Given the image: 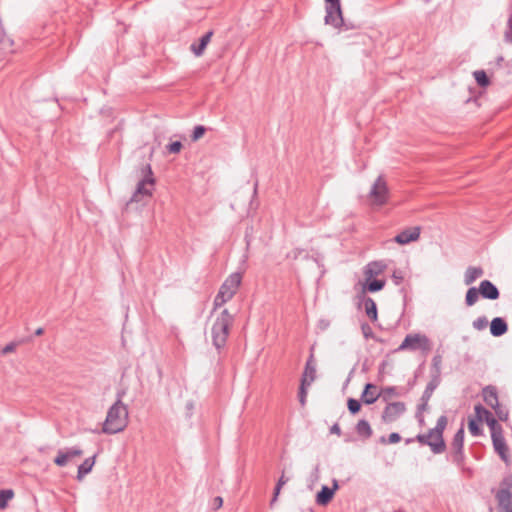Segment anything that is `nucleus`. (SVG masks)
Masks as SVG:
<instances>
[{
  "instance_id": "1",
  "label": "nucleus",
  "mask_w": 512,
  "mask_h": 512,
  "mask_svg": "<svg viewBox=\"0 0 512 512\" xmlns=\"http://www.w3.org/2000/svg\"><path fill=\"white\" fill-rule=\"evenodd\" d=\"M234 323V316L228 311V309L222 310L216 317L212 328V344L220 351L226 346L230 329Z\"/></svg>"
},
{
  "instance_id": "2",
  "label": "nucleus",
  "mask_w": 512,
  "mask_h": 512,
  "mask_svg": "<svg viewBox=\"0 0 512 512\" xmlns=\"http://www.w3.org/2000/svg\"><path fill=\"white\" fill-rule=\"evenodd\" d=\"M128 423L127 407L117 400L108 410L102 432L105 434H116L123 431Z\"/></svg>"
},
{
  "instance_id": "3",
  "label": "nucleus",
  "mask_w": 512,
  "mask_h": 512,
  "mask_svg": "<svg viewBox=\"0 0 512 512\" xmlns=\"http://www.w3.org/2000/svg\"><path fill=\"white\" fill-rule=\"evenodd\" d=\"M241 281L242 274L240 272H234L225 279L214 298L213 310L220 308L234 297L238 291Z\"/></svg>"
},
{
  "instance_id": "4",
  "label": "nucleus",
  "mask_w": 512,
  "mask_h": 512,
  "mask_svg": "<svg viewBox=\"0 0 512 512\" xmlns=\"http://www.w3.org/2000/svg\"><path fill=\"white\" fill-rule=\"evenodd\" d=\"M432 348V343L430 339L421 333H410L407 334L400 344V346L396 349V351H417L420 350L424 355H427Z\"/></svg>"
},
{
  "instance_id": "5",
  "label": "nucleus",
  "mask_w": 512,
  "mask_h": 512,
  "mask_svg": "<svg viewBox=\"0 0 512 512\" xmlns=\"http://www.w3.org/2000/svg\"><path fill=\"white\" fill-rule=\"evenodd\" d=\"M325 4V24L330 25L336 29H350V27L346 25L344 21L340 0H325Z\"/></svg>"
},
{
  "instance_id": "6",
  "label": "nucleus",
  "mask_w": 512,
  "mask_h": 512,
  "mask_svg": "<svg viewBox=\"0 0 512 512\" xmlns=\"http://www.w3.org/2000/svg\"><path fill=\"white\" fill-rule=\"evenodd\" d=\"M369 198L374 206H383L388 202L389 189L382 175H379L373 183L369 192Z\"/></svg>"
},
{
  "instance_id": "7",
  "label": "nucleus",
  "mask_w": 512,
  "mask_h": 512,
  "mask_svg": "<svg viewBox=\"0 0 512 512\" xmlns=\"http://www.w3.org/2000/svg\"><path fill=\"white\" fill-rule=\"evenodd\" d=\"M144 170L146 174L144 178L138 182L136 190L130 199L131 202H139L141 197H150L152 195V188L154 186L155 180L153 178V172L150 164H147Z\"/></svg>"
},
{
  "instance_id": "8",
  "label": "nucleus",
  "mask_w": 512,
  "mask_h": 512,
  "mask_svg": "<svg viewBox=\"0 0 512 512\" xmlns=\"http://www.w3.org/2000/svg\"><path fill=\"white\" fill-rule=\"evenodd\" d=\"M441 378H438L437 375H431V379L428 382L421 398L420 403L417 406L416 417L419 419V422L422 423L424 421L422 413L428 409V402L431 399L433 392L440 385Z\"/></svg>"
},
{
  "instance_id": "9",
  "label": "nucleus",
  "mask_w": 512,
  "mask_h": 512,
  "mask_svg": "<svg viewBox=\"0 0 512 512\" xmlns=\"http://www.w3.org/2000/svg\"><path fill=\"white\" fill-rule=\"evenodd\" d=\"M415 439L421 445L429 446L434 454H441L446 450L444 439L436 438V433L432 429L425 434H418Z\"/></svg>"
},
{
  "instance_id": "10",
  "label": "nucleus",
  "mask_w": 512,
  "mask_h": 512,
  "mask_svg": "<svg viewBox=\"0 0 512 512\" xmlns=\"http://www.w3.org/2000/svg\"><path fill=\"white\" fill-rule=\"evenodd\" d=\"M464 428L461 427L454 435L452 443H451V458L452 461L458 465L462 466L464 464L465 455L463 451L464 446Z\"/></svg>"
},
{
  "instance_id": "11",
  "label": "nucleus",
  "mask_w": 512,
  "mask_h": 512,
  "mask_svg": "<svg viewBox=\"0 0 512 512\" xmlns=\"http://www.w3.org/2000/svg\"><path fill=\"white\" fill-rule=\"evenodd\" d=\"M83 455V450L79 446H73L66 449H59L57 452V456L54 458L53 462L58 467H65L69 461L76 457H81Z\"/></svg>"
},
{
  "instance_id": "12",
  "label": "nucleus",
  "mask_w": 512,
  "mask_h": 512,
  "mask_svg": "<svg viewBox=\"0 0 512 512\" xmlns=\"http://www.w3.org/2000/svg\"><path fill=\"white\" fill-rule=\"evenodd\" d=\"M406 411L404 402H391L386 405L382 412V421L392 423L396 421Z\"/></svg>"
},
{
  "instance_id": "13",
  "label": "nucleus",
  "mask_w": 512,
  "mask_h": 512,
  "mask_svg": "<svg viewBox=\"0 0 512 512\" xmlns=\"http://www.w3.org/2000/svg\"><path fill=\"white\" fill-rule=\"evenodd\" d=\"M492 444L495 452L499 455L501 460L508 466L511 463L509 455V448L506 444V440L503 436V432H498L494 436H491Z\"/></svg>"
},
{
  "instance_id": "14",
  "label": "nucleus",
  "mask_w": 512,
  "mask_h": 512,
  "mask_svg": "<svg viewBox=\"0 0 512 512\" xmlns=\"http://www.w3.org/2000/svg\"><path fill=\"white\" fill-rule=\"evenodd\" d=\"M339 484L336 479L332 480V487L323 485L320 491L316 494V503L320 506H326L331 502L335 492L338 490Z\"/></svg>"
},
{
  "instance_id": "15",
  "label": "nucleus",
  "mask_w": 512,
  "mask_h": 512,
  "mask_svg": "<svg viewBox=\"0 0 512 512\" xmlns=\"http://www.w3.org/2000/svg\"><path fill=\"white\" fill-rule=\"evenodd\" d=\"M420 231V227L418 226L407 228L398 233L395 236L394 241L401 245L416 241L420 237Z\"/></svg>"
},
{
  "instance_id": "16",
  "label": "nucleus",
  "mask_w": 512,
  "mask_h": 512,
  "mask_svg": "<svg viewBox=\"0 0 512 512\" xmlns=\"http://www.w3.org/2000/svg\"><path fill=\"white\" fill-rule=\"evenodd\" d=\"M478 290L484 299L497 300L500 297L498 288L490 280L481 281Z\"/></svg>"
},
{
  "instance_id": "17",
  "label": "nucleus",
  "mask_w": 512,
  "mask_h": 512,
  "mask_svg": "<svg viewBox=\"0 0 512 512\" xmlns=\"http://www.w3.org/2000/svg\"><path fill=\"white\" fill-rule=\"evenodd\" d=\"M316 378V363L314 360L313 353L310 354L306 361L304 372L301 378V383L308 384L310 386Z\"/></svg>"
},
{
  "instance_id": "18",
  "label": "nucleus",
  "mask_w": 512,
  "mask_h": 512,
  "mask_svg": "<svg viewBox=\"0 0 512 512\" xmlns=\"http://www.w3.org/2000/svg\"><path fill=\"white\" fill-rule=\"evenodd\" d=\"M212 36H213V31L210 30L199 38L198 43L191 44L190 49L194 53L195 56L199 57V56L203 55L207 45L211 41Z\"/></svg>"
},
{
  "instance_id": "19",
  "label": "nucleus",
  "mask_w": 512,
  "mask_h": 512,
  "mask_svg": "<svg viewBox=\"0 0 512 512\" xmlns=\"http://www.w3.org/2000/svg\"><path fill=\"white\" fill-rule=\"evenodd\" d=\"M482 396L484 402L490 406L491 408L498 407L499 400H498V392L495 386L488 385L483 388L482 390Z\"/></svg>"
},
{
  "instance_id": "20",
  "label": "nucleus",
  "mask_w": 512,
  "mask_h": 512,
  "mask_svg": "<svg viewBox=\"0 0 512 512\" xmlns=\"http://www.w3.org/2000/svg\"><path fill=\"white\" fill-rule=\"evenodd\" d=\"M508 331L507 322L502 317H495L490 323V333L494 337H500Z\"/></svg>"
},
{
  "instance_id": "21",
  "label": "nucleus",
  "mask_w": 512,
  "mask_h": 512,
  "mask_svg": "<svg viewBox=\"0 0 512 512\" xmlns=\"http://www.w3.org/2000/svg\"><path fill=\"white\" fill-rule=\"evenodd\" d=\"M499 509L503 512H512V494L506 490H498L496 494Z\"/></svg>"
},
{
  "instance_id": "22",
  "label": "nucleus",
  "mask_w": 512,
  "mask_h": 512,
  "mask_svg": "<svg viewBox=\"0 0 512 512\" xmlns=\"http://www.w3.org/2000/svg\"><path fill=\"white\" fill-rule=\"evenodd\" d=\"M375 391L376 386L372 383H367L361 394V401L367 405L373 404L381 396L380 393L376 394Z\"/></svg>"
},
{
  "instance_id": "23",
  "label": "nucleus",
  "mask_w": 512,
  "mask_h": 512,
  "mask_svg": "<svg viewBox=\"0 0 512 512\" xmlns=\"http://www.w3.org/2000/svg\"><path fill=\"white\" fill-rule=\"evenodd\" d=\"M386 267L387 265L383 261H372L365 266L364 274L371 279L383 273Z\"/></svg>"
},
{
  "instance_id": "24",
  "label": "nucleus",
  "mask_w": 512,
  "mask_h": 512,
  "mask_svg": "<svg viewBox=\"0 0 512 512\" xmlns=\"http://www.w3.org/2000/svg\"><path fill=\"white\" fill-rule=\"evenodd\" d=\"M96 455L86 458L82 464L78 466L77 471V480L81 481L85 475L91 472L93 466L95 465Z\"/></svg>"
},
{
  "instance_id": "25",
  "label": "nucleus",
  "mask_w": 512,
  "mask_h": 512,
  "mask_svg": "<svg viewBox=\"0 0 512 512\" xmlns=\"http://www.w3.org/2000/svg\"><path fill=\"white\" fill-rule=\"evenodd\" d=\"M355 431L358 434V436H360L364 440L369 439L373 434V431H372V428H371L369 422L365 419H361L357 422V424L355 426Z\"/></svg>"
},
{
  "instance_id": "26",
  "label": "nucleus",
  "mask_w": 512,
  "mask_h": 512,
  "mask_svg": "<svg viewBox=\"0 0 512 512\" xmlns=\"http://www.w3.org/2000/svg\"><path fill=\"white\" fill-rule=\"evenodd\" d=\"M484 274L481 267L469 266L464 274V283L466 285L472 284L476 279L480 278Z\"/></svg>"
},
{
  "instance_id": "27",
  "label": "nucleus",
  "mask_w": 512,
  "mask_h": 512,
  "mask_svg": "<svg viewBox=\"0 0 512 512\" xmlns=\"http://www.w3.org/2000/svg\"><path fill=\"white\" fill-rule=\"evenodd\" d=\"M363 305L365 308L366 315L369 317V319L372 322L377 321L378 312H377V306H376L375 301L370 297H366L363 300Z\"/></svg>"
},
{
  "instance_id": "28",
  "label": "nucleus",
  "mask_w": 512,
  "mask_h": 512,
  "mask_svg": "<svg viewBox=\"0 0 512 512\" xmlns=\"http://www.w3.org/2000/svg\"><path fill=\"white\" fill-rule=\"evenodd\" d=\"M404 394L403 389H399L395 386H387L381 389L380 395L383 401L388 402L393 396H402Z\"/></svg>"
},
{
  "instance_id": "29",
  "label": "nucleus",
  "mask_w": 512,
  "mask_h": 512,
  "mask_svg": "<svg viewBox=\"0 0 512 512\" xmlns=\"http://www.w3.org/2000/svg\"><path fill=\"white\" fill-rule=\"evenodd\" d=\"M384 286H385L384 280L373 279V278L369 279V277H366L365 288L369 292H371V293L378 292V291L382 290Z\"/></svg>"
},
{
  "instance_id": "30",
  "label": "nucleus",
  "mask_w": 512,
  "mask_h": 512,
  "mask_svg": "<svg viewBox=\"0 0 512 512\" xmlns=\"http://www.w3.org/2000/svg\"><path fill=\"white\" fill-rule=\"evenodd\" d=\"M486 424L489 426L491 436H494L498 432H503L502 426L497 422L492 413L484 417Z\"/></svg>"
},
{
  "instance_id": "31",
  "label": "nucleus",
  "mask_w": 512,
  "mask_h": 512,
  "mask_svg": "<svg viewBox=\"0 0 512 512\" xmlns=\"http://www.w3.org/2000/svg\"><path fill=\"white\" fill-rule=\"evenodd\" d=\"M479 290L476 287H470L465 296V304L467 306H473L479 299Z\"/></svg>"
},
{
  "instance_id": "32",
  "label": "nucleus",
  "mask_w": 512,
  "mask_h": 512,
  "mask_svg": "<svg viewBox=\"0 0 512 512\" xmlns=\"http://www.w3.org/2000/svg\"><path fill=\"white\" fill-rule=\"evenodd\" d=\"M448 419L445 415L438 418L436 426L432 428L433 432L436 433V438L444 439L443 432L447 426Z\"/></svg>"
},
{
  "instance_id": "33",
  "label": "nucleus",
  "mask_w": 512,
  "mask_h": 512,
  "mask_svg": "<svg viewBox=\"0 0 512 512\" xmlns=\"http://www.w3.org/2000/svg\"><path fill=\"white\" fill-rule=\"evenodd\" d=\"M473 76L480 87H487L490 84V79L484 70H476Z\"/></svg>"
},
{
  "instance_id": "34",
  "label": "nucleus",
  "mask_w": 512,
  "mask_h": 512,
  "mask_svg": "<svg viewBox=\"0 0 512 512\" xmlns=\"http://www.w3.org/2000/svg\"><path fill=\"white\" fill-rule=\"evenodd\" d=\"M441 364H442V356L440 354H436L432 359V374L437 375L438 378H441Z\"/></svg>"
},
{
  "instance_id": "35",
  "label": "nucleus",
  "mask_w": 512,
  "mask_h": 512,
  "mask_svg": "<svg viewBox=\"0 0 512 512\" xmlns=\"http://www.w3.org/2000/svg\"><path fill=\"white\" fill-rule=\"evenodd\" d=\"M14 493L10 489L0 490V509H4L7 507V503L10 499H12Z\"/></svg>"
},
{
  "instance_id": "36",
  "label": "nucleus",
  "mask_w": 512,
  "mask_h": 512,
  "mask_svg": "<svg viewBox=\"0 0 512 512\" xmlns=\"http://www.w3.org/2000/svg\"><path fill=\"white\" fill-rule=\"evenodd\" d=\"M478 422V419H470L468 421V429L470 433L475 437L482 435V429Z\"/></svg>"
},
{
  "instance_id": "37",
  "label": "nucleus",
  "mask_w": 512,
  "mask_h": 512,
  "mask_svg": "<svg viewBox=\"0 0 512 512\" xmlns=\"http://www.w3.org/2000/svg\"><path fill=\"white\" fill-rule=\"evenodd\" d=\"M347 407H348L349 412L352 415H355L361 410V402L357 399L349 398L347 400Z\"/></svg>"
},
{
  "instance_id": "38",
  "label": "nucleus",
  "mask_w": 512,
  "mask_h": 512,
  "mask_svg": "<svg viewBox=\"0 0 512 512\" xmlns=\"http://www.w3.org/2000/svg\"><path fill=\"white\" fill-rule=\"evenodd\" d=\"M206 130H207L206 127L203 126V125L195 126L194 129H193V132H192V134L190 136L191 140L193 142L198 141L201 137H203V135L205 134Z\"/></svg>"
},
{
  "instance_id": "39",
  "label": "nucleus",
  "mask_w": 512,
  "mask_h": 512,
  "mask_svg": "<svg viewBox=\"0 0 512 512\" xmlns=\"http://www.w3.org/2000/svg\"><path fill=\"white\" fill-rule=\"evenodd\" d=\"M487 325L488 319L485 316H480L476 318L472 323L473 328L479 331L484 330L487 327Z\"/></svg>"
},
{
  "instance_id": "40",
  "label": "nucleus",
  "mask_w": 512,
  "mask_h": 512,
  "mask_svg": "<svg viewBox=\"0 0 512 512\" xmlns=\"http://www.w3.org/2000/svg\"><path fill=\"white\" fill-rule=\"evenodd\" d=\"M492 409L495 411V414L497 415V417L500 421L508 420L509 412L506 408H504L500 404H498V407H495Z\"/></svg>"
},
{
  "instance_id": "41",
  "label": "nucleus",
  "mask_w": 512,
  "mask_h": 512,
  "mask_svg": "<svg viewBox=\"0 0 512 512\" xmlns=\"http://www.w3.org/2000/svg\"><path fill=\"white\" fill-rule=\"evenodd\" d=\"M474 411L478 421H482L486 415H490V411L484 408L481 404L475 405Z\"/></svg>"
},
{
  "instance_id": "42",
  "label": "nucleus",
  "mask_w": 512,
  "mask_h": 512,
  "mask_svg": "<svg viewBox=\"0 0 512 512\" xmlns=\"http://www.w3.org/2000/svg\"><path fill=\"white\" fill-rule=\"evenodd\" d=\"M401 440V436L399 433L393 432L389 435L388 439H386L384 436L380 438V442L384 444H395L398 443Z\"/></svg>"
},
{
  "instance_id": "43",
  "label": "nucleus",
  "mask_w": 512,
  "mask_h": 512,
  "mask_svg": "<svg viewBox=\"0 0 512 512\" xmlns=\"http://www.w3.org/2000/svg\"><path fill=\"white\" fill-rule=\"evenodd\" d=\"M499 490H506L509 494H512V474L502 480Z\"/></svg>"
},
{
  "instance_id": "44",
  "label": "nucleus",
  "mask_w": 512,
  "mask_h": 512,
  "mask_svg": "<svg viewBox=\"0 0 512 512\" xmlns=\"http://www.w3.org/2000/svg\"><path fill=\"white\" fill-rule=\"evenodd\" d=\"M183 145L180 141L171 142L166 146V149L171 154H177L181 151Z\"/></svg>"
},
{
  "instance_id": "45",
  "label": "nucleus",
  "mask_w": 512,
  "mask_h": 512,
  "mask_svg": "<svg viewBox=\"0 0 512 512\" xmlns=\"http://www.w3.org/2000/svg\"><path fill=\"white\" fill-rule=\"evenodd\" d=\"M307 387H309L308 384L301 383V385H300L298 397H299V402L301 403L302 406H304L306 403Z\"/></svg>"
},
{
  "instance_id": "46",
  "label": "nucleus",
  "mask_w": 512,
  "mask_h": 512,
  "mask_svg": "<svg viewBox=\"0 0 512 512\" xmlns=\"http://www.w3.org/2000/svg\"><path fill=\"white\" fill-rule=\"evenodd\" d=\"M361 330L365 339L374 338L373 330L368 323H362Z\"/></svg>"
},
{
  "instance_id": "47",
  "label": "nucleus",
  "mask_w": 512,
  "mask_h": 512,
  "mask_svg": "<svg viewBox=\"0 0 512 512\" xmlns=\"http://www.w3.org/2000/svg\"><path fill=\"white\" fill-rule=\"evenodd\" d=\"M504 39L506 42L512 43V16L508 19V26L504 34Z\"/></svg>"
},
{
  "instance_id": "48",
  "label": "nucleus",
  "mask_w": 512,
  "mask_h": 512,
  "mask_svg": "<svg viewBox=\"0 0 512 512\" xmlns=\"http://www.w3.org/2000/svg\"><path fill=\"white\" fill-rule=\"evenodd\" d=\"M195 409V403L193 400H189L186 402V405H185V415L188 419L192 418L193 416V411Z\"/></svg>"
},
{
  "instance_id": "49",
  "label": "nucleus",
  "mask_w": 512,
  "mask_h": 512,
  "mask_svg": "<svg viewBox=\"0 0 512 512\" xmlns=\"http://www.w3.org/2000/svg\"><path fill=\"white\" fill-rule=\"evenodd\" d=\"M17 347V344L14 343V342H11L9 344H7L6 346H4L1 350V354L2 355H6V354H9V353H12L15 351Z\"/></svg>"
},
{
  "instance_id": "50",
  "label": "nucleus",
  "mask_w": 512,
  "mask_h": 512,
  "mask_svg": "<svg viewBox=\"0 0 512 512\" xmlns=\"http://www.w3.org/2000/svg\"><path fill=\"white\" fill-rule=\"evenodd\" d=\"M392 279L396 285H399L404 279L402 271L395 270L392 274Z\"/></svg>"
},
{
  "instance_id": "51",
  "label": "nucleus",
  "mask_w": 512,
  "mask_h": 512,
  "mask_svg": "<svg viewBox=\"0 0 512 512\" xmlns=\"http://www.w3.org/2000/svg\"><path fill=\"white\" fill-rule=\"evenodd\" d=\"M211 505L214 510H218L219 508H221L223 505L222 497L217 496V497L213 498Z\"/></svg>"
},
{
  "instance_id": "52",
  "label": "nucleus",
  "mask_w": 512,
  "mask_h": 512,
  "mask_svg": "<svg viewBox=\"0 0 512 512\" xmlns=\"http://www.w3.org/2000/svg\"><path fill=\"white\" fill-rule=\"evenodd\" d=\"M330 433L331 434H336L338 436H340L342 434V431H341V428L339 426L338 423H334L331 427H330Z\"/></svg>"
},
{
  "instance_id": "53",
  "label": "nucleus",
  "mask_w": 512,
  "mask_h": 512,
  "mask_svg": "<svg viewBox=\"0 0 512 512\" xmlns=\"http://www.w3.org/2000/svg\"><path fill=\"white\" fill-rule=\"evenodd\" d=\"M280 490H281V488H280V487L275 486V488H274V493H273V497H272V499H271V501H270V506H273V505H274V503L277 501V498H278V495H279V493H280Z\"/></svg>"
},
{
  "instance_id": "54",
  "label": "nucleus",
  "mask_w": 512,
  "mask_h": 512,
  "mask_svg": "<svg viewBox=\"0 0 512 512\" xmlns=\"http://www.w3.org/2000/svg\"><path fill=\"white\" fill-rule=\"evenodd\" d=\"M330 325V322L326 319H321L319 322H318V327L319 329L321 330H326Z\"/></svg>"
},
{
  "instance_id": "55",
  "label": "nucleus",
  "mask_w": 512,
  "mask_h": 512,
  "mask_svg": "<svg viewBox=\"0 0 512 512\" xmlns=\"http://www.w3.org/2000/svg\"><path fill=\"white\" fill-rule=\"evenodd\" d=\"M287 481H288V479H287V478H285V477H284V475H282V476L279 478V480H278V482H277L276 486H278V487L282 488V486H283V485H285V484L287 483Z\"/></svg>"
},
{
  "instance_id": "56",
  "label": "nucleus",
  "mask_w": 512,
  "mask_h": 512,
  "mask_svg": "<svg viewBox=\"0 0 512 512\" xmlns=\"http://www.w3.org/2000/svg\"><path fill=\"white\" fill-rule=\"evenodd\" d=\"M12 43H13V42H12L11 40H7V41H5V40H1V46H2V48H3V49H5V48H6V45H7V44L12 45Z\"/></svg>"
},
{
  "instance_id": "57",
  "label": "nucleus",
  "mask_w": 512,
  "mask_h": 512,
  "mask_svg": "<svg viewBox=\"0 0 512 512\" xmlns=\"http://www.w3.org/2000/svg\"><path fill=\"white\" fill-rule=\"evenodd\" d=\"M43 333H44V329H43V328H41V327H40V328H38V329H36V331H35V335H36V336H40V335H42Z\"/></svg>"
},
{
  "instance_id": "58",
  "label": "nucleus",
  "mask_w": 512,
  "mask_h": 512,
  "mask_svg": "<svg viewBox=\"0 0 512 512\" xmlns=\"http://www.w3.org/2000/svg\"><path fill=\"white\" fill-rule=\"evenodd\" d=\"M415 440H416L415 438H408V439H406V444L412 443Z\"/></svg>"
},
{
  "instance_id": "59",
  "label": "nucleus",
  "mask_w": 512,
  "mask_h": 512,
  "mask_svg": "<svg viewBox=\"0 0 512 512\" xmlns=\"http://www.w3.org/2000/svg\"><path fill=\"white\" fill-rule=\"evenodd\" d=\"M257 187H258V181H256L254 184V194L257 193Z\"/></svg>"
},
{
  "instance_id": "60",
  "label": "nucleus",
  "mask_w": 512,
  "mask_h": 512,
  "mask_svg": "<svg viewBox=\"0 0 512 512\" xmlns=\"http://www.w3.org/2000/svg\"><path fill=\"white\" fill-rule=\"evenodd\" d=\"M503 60H504V58H503L502 56L498 57V58H497V62H498V64H499L500 62H502Z\"/></svg>"
}]
</instances>
